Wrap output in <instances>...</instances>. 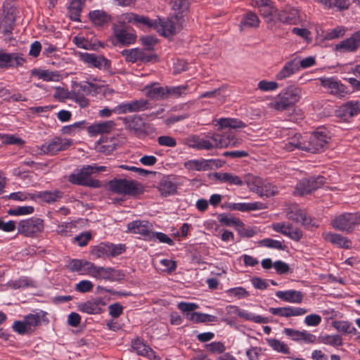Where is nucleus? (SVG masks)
Masks as SVG:
<instances>
[{"label":"nucleus","instance_id":"f257e3e1","mask_svg":"<svg viewBox=\"0 0 360 360\" xmlns=\"http://www.w3.org/2000/svg\"><path fill=\"white\" fill-rule=\"evenodd\" d=\"M329 139L326 132L323 131L304 135L295 134L288 139V141L285 144L283 148L287 151H292L297 148L300 150L316 153L323 150L328 143Z\"/></svg>","mask_w":360,"mask_h":360},{"label":"nucleus","instance_id":"f03ea898","mask_svg":"<svg viewBox=\"0 0 360 360\" xmlns=\"http://www.w3.org/2000/svg\"><path fill=\"white\" fill-rule=\"evenodd\" d=\"M217 122L219 125L218 130L224 131L221 134L215 133L207 136V139L210 140V144L212 146L211 149L234 147L240 143V140L226 130L245 127V124L242 121L231 118H220L217 120Z\"/></svg>","mask_w":360,"mask_h":360},{"label":"nucleus","instance_id":"7ed1b4c3","mask_svg":"<svg viewBox=\"0 0 360 360\" xmlns=\"http://www.w3.org/2000/svg\"><path fill=\"white\" fill-rule=\"evenodd\" d=\"M302 90L295 86H289L283 89L271 103L274 108L284 110L294 105L301 98Z\"/></svg>","mask_w":360,"mask_h":360},{"label":"nucleus","instance_id":"20e7f679","mask_svg":"<svg viewBox=\"0 0 360 360\" xmlns=\"http://www.w3.org/2000/svg\"><path fill=\"white\" fill-rule=\"evenodd\" d=\"M109 189L115 193L134 196L142 193V188L136 181L126 179H113L108 183Z\"/></svg>","mask_w":360,"mask_h":360},{"label":"nucleus","instance_id":"39448f33","mask_svg":"<svg viewBox=\"0 0 360 360\" xmlns=\"http://www.w3.org/2000/svg\"><path fill=\"white\" fill-rule=\"evenodd\" d=\"M184 22L185 19L183 15L174 14L167 19H159L156 28L162 35L169 37L180 32L183 29Z\"/></svg>","mask_w":360,"mask_h":360},{"label":"nucleus","instance_id":"423d86ee","mask_svg":"<svg viewBox=\"0 0 360 360\" xmlns=\"http://www.w3.org/2000/svg\"><path fill=\"white\" fill-rule=\"evenodd\" d=\"M360 224V213L345 212L339 214L331 221V226L336 230L351 233Z\"/></svg>","mask_w":360,"mask_h":360},{"label":"nucleus","instance_id":"0eeeda50","mask_svg":"<svg viewBox=\"0 0 360 360\" xmlns=\"http://www.w3.org/2000/svg\"><path fill=\"white\" fill-rule=\"evenodd\" d=\"M86 264L87 274L96 279L115 281H120L124 276L120 270L111 267L98 266L91 262H86Z\"/></svg>","mask_w":360,"mask_h":360},{"label":"nucleus","instance_id":"6e6552de","mask_svg":"<svg viewBox=\"0 0 360 360\" xmlns=\"http://www.w3.org/2000/svg\"><path fill=\"white\" fill-rule=\"evenodd\" d=\"M17 228L19 234L25 237L35 238L43 232L44 221L39 218L31 217L20 221Z\"/></svg>","mask_w":360,"mask_h":360},{"label":"nucleus","instance_id":"1a4fd4ad","mask_svg":"<svg viewBox=\"0 0 360 360\" xmlns=\"http://www.w3.org/2000/svg\"><path fill=\"white\" fill-rule=\"evenodd\" d=\"M92 168L90 165L83 167L77 173L71 174L69 176V181L72 184L88 186L91 188H99L101 184L98 180L90 177L92 174Z\"/></svg>","mask_w":360,"mask_h":360},{"label":"nucleus","instance_id":"9d476101","mask_svg":"<svg viewBox=\"0 0 360 360\" xmlns=\"http://www.w3.org/2000/svg\"><path fill=\"white\" fill-rule=\"evenodd\" d=\"M72 144V141L71 139L56 136L40 146V154L54 155L60 151L66 150Z\"/></svg>","mask_w":360,"mask_h":360},{"label":"nucleus","instance_id":"9b49d317","mask_svg":"<svg viewBox=\"0 0 360 360\" xmlns=\"http://www.w3.org/2000/svg\"><path fill=\"white\" fill-rule=\"evenodd\" d=\"M325 183L323 176H317L316 178L304 179L301 180L296 186L294 191L295 195H304L311 193L319 188L321 187Z\"/></svg>","mask_w":360,"mask_h":360},{"label":"nucleus","instance_id":"f8f14e48","mask_svg":"<svg viewBox=\"0 0 360 360\" xmlns=\"http://www.w3.org/2000/svg\"><path fill=\"white\" fill-rule=\"evenodd\" d=\"M94 85L91 83L85 84H75L71 90L70 99L77 103L81 108H86L89 105V100L85 95L91 94Z\"/></svg>","mask_w":360,"mask_h":360},{"label":"nucleus","instance_id":"ddd939ff","mask_svg":"<svg viewBox=\"0 0 360 360\" xmlns=\"http://www.w3.org/2000/svg\"><path fill=\"white\" fill-rule=\"evenodd\" d=\"M127 62L148 63L156 58V55L148 53L145 50L139 49H124L121 52Z\"/></svg>","mask_w":360,"mask_h":360},{"label":"nucleus","instance_id":"4468645a","mask_svg":"<svg viewBox=\"0 0 360 360\" xmlns=\"http://www.w3.org/2000/svg\"><path fill=\"white\" fill-rule=\"evenodd\" d=\"M113 34L115 39H111V42L114 46H117L119 44L123 46H127L136 41V34L129 32L122 26L115 25L113 27Z\"/></svg>","mask_w":360,"mask_h":360},{"label":"nucleus","instance_id":"2eb2a0df","mask_svg":"<svg viewBox=\"0 0 360 360\" xmlns=\"http://www.w3.org/2000/svg\"><path fill=\"white\" fill-rule=\"evenodd\" d=\"M127 228L131 233L143 236L149 240H154L153 226L148 221L136 220L131 221L128 224Z\"/></svg>","mask_w":360,"mask_h":360},{"label":"nucleus","instance_id":"dca6fc26","mask_svg":"<svg viewBox=\"0 0 360 360\" xmlns=\"http://www.w3.org/2000/svg\"><path fill=\"white\" fill-rule=\"evenodd\" d=\"M321 85L333 95L344 97L347 94V87L340 81L333 77H323L319 79Z\"/></svg>","mask_w":360,"mask_h":360},{"label":"nucleus","instance_id":"f3484780","mask_svg":"<svg viewBox=\"0 0 360 360\" xmlns=\"http://www.w3.org/2000/svg\"><path fill=\"white\" fill-rule=\"evenodd\" d=\"M22 53H8L0 50V68H18L25 62Z\"/></svg>","mask_w":360,"mask_h":360},{"label":"nucleus","instance_id":"a211bd4d","mask_svg":"<svg viewBox=\"0 0 360 360\" xmlns=\"http://www.w3.org/2000/svg\"><path fill=\"white\" fill-rule=\"evenodd\" d=\"M360 44V30L355 32L350 37L341 41L335 46L334 51L340 53L354 52Z\"/></svg>","mask_w":360,"mask_h":360},{"label":"nucleus","instance_id":"6ab92c4d","mask_svg":"<svg viewBox=\"0 0 360 360\" xmlns=\"http://www.w3.org/2000/svg\"><path fill=\"white\" fill-rule=\"evenodd\" d=\"M272 229L295 241H299L303 236L302 231L291 224L274 223L272 224Z\"/></svg>","mask_w":360,"mask_h":360},{"label":"nucleus","instance_id":"aec40b11","mask_svg":"<svg viewBox=\"0 0 360 360\" xmlns=\"http://www.w3.org/2000/svg\"><path fill=\"white\" fill-rule=\"evenodd\" d=\"M360 112V101H349L342 106L337 110V116L347 120L356 115Z\"/></svg>","mask_w":360,"mask_h":360},{"label":"nucleus","instance_id":"412c9836","mask_svg":"<svg viewBox=\"0 0 360 360\" xmlns=\"http://www.w3.org/2000/svg\"><path fill=\"white\" fill-rule=\"evenodd\" d=\"M125 128L136 135L144 131L145 124L142 118L137 115L129 116L123 119Z\"/></svg>","mask_w":360,"mask_h":360},{"label":"nucleus","instance_id":"4be33fe9","mask_svg":"<svg viewBox=\"0 0 360 360\" xmlns=\"http://www.w3.org/2000/svg\"><path fill=\"white\" fill-rule=\"evenodd\" d=\"M124 250L125 247L124 245H113L106 243H101L96 248L98 257H101L103 255L115 257L120 255Z\"/></svg>","mask_w":360,"mask_h":360},{"label":"nucleus","instance_id":"5701e85b","mask_svg":"<svg viewBox=\"0 0 360 360\" xmlns=\"http://www.w3.org/2000/svg\"><path fill=\"white\" fill-rule=\"evenodd\" d=\"M300 70L298 65V58H293L285 63L281 70L277 73V80H284Z\"/></svg>","mask_w":360,"mask_h":360},{"label":"nucleus","instance_id":"b1692460","mask_svg":"<svg viewBox=\"0 0 360 360\" xmlns=\"http://www.w3.org/2000/svg\"><path fill=\"white\" fill-rule=\"evenodd\" d=\"M105 302L101 298H96L81 303L79 305V309L89 314H96L102 311Z\"/></svg>","mask_w":360,"mask_h":360},{"label":"nucleus","instance_id":"393cba45","mask_svg":"<svg viewBox=\"0 0 360 360\" xmlns=\"http://www.w3.org/2000/svg\"><path fill=\"white\" fill-rule=\"evenodd\" d=\"M82 60L98 68H108L110 66V62L103 56H96L94 53H85L81 55Z\"/></svg>","mask_w":360,"mask_h":360},{"label":"nucleus","instance_id":"a878e982","mask_svg":"<svg viewBox=\"0 0 360 360\" xmlns=\"http://www.w3.org/2000/svg\"><path fill=\"white\" fill-rule=\"evenodd\" d=\"M269 311L274 315H278L282 317L298 316L307 313V309L301 307H278L270 308Z\"/></svg>","mask_w":360,"mask_h":360},{"label":"nucleus","instance_id":"bb28decb","mask_svg":"<svg viewBox=\"0 0 360 360\" xmlns=\"http://www.w3.org/2000/svg\"><path fill=\"white\" fill-rule=\"evenodd\" d=\"M278 20L289 24H297L300 20L299 11L295 8H286L277 13Z\"/></svg>","mask_w":360,"mask_h":360},{"label":"nucleus","instance_id":"cd10ccee","mask_svg":"<svg viewBox=\"0 0 360 360\" xmlns=\"http://www.w3.org/2000/svg\"><path fill=\"white\" fill-rule=\"evenodd\" d=\"M146 95L150 99L160 100L167 98V86H161L158 83H153L146 86Z\"/></svg>","mask_w":360,"mask_h":360},{"label":"nucleus","instance_id":"c85d7f7f","mask_svg":"<svg viewBox=\"0 0 360 360\" xmlns=\"http://www.w3.org/2000/svg\"><path fill=\"white\" fill-rule=\"evenodd\" d=\"M276 295L285 302L296 304L301 303L304 297V295L301 291L294 290L277 291Z\"/></svg>","mask_w":360,"mask_h":360},{"label":"nucleus","instance_id":"c756f323","mask_svg":"<svg viewBox=\"0 0 360 360\" xmlns=\"http://www.w3.org/2000/svg\"><path fill=\"white\" fill-rule=\"evenodd\" d=\"M185 143L188 147L197 150H211L212 147L209 139H202L195 135L187 137L185 139Z\"/></svg>","mask_w":360,"mask_h":360},{"label":"nucleus","instance_id":"7c9ffc66","mask_svg":"<svg viewBox=\"0 0 360 360\" xmlns=\"http://www.w3.org/2000/svg\"><path fill=\"white\" fill-rule=\"evenodd\" d=\"M215 180L221 183H226L230 185L242 186L243 182L240 178L231 173L228 172H215L213 174Z\"/></svg>","mask_w":360,"mask_h":360},{"label":"nucleus","instance_id":"2f4dec72","mask_svg":"<svg viewBox=\"0 0 360 360\" xmlns=\"http://www.w3.org/2000/svg\"><path fill=\"white\" fill-rule=\"evenodd\" d=\"M46 312L41 311L36 314H30L25 317V321L30 333L33 330L32 328L41 325V320L48 322L46 318Z\"/></svg>","mask_w":360,"mask_h":360},{"label":"nucleus","instance_id":"473e14b6","mask_svg":"<svg viewBox=\"0 0 360 360\" xmlns=\"http://www.w3.org/2000/svg\"><path fill=\"white\" fill-rule=\"evenodd\" d=\"M132 347L138 354L146 356L150 359H159L155 352L148 346L146 345L141 340L137 339L132 342Z\"/></svg>","mask_w":360,"mask_h":360},{"label":"nucleus","instance_id":"72a5a7b5","mask_svg":"<svg viewBox=\"0 0 360 360\" xmlns=\"http://www.w3.org/2000/svg\"><path fill=\"white\" fill-rule=\"evenodd\" d=\"M324 239L332 244L337 245L339 247L349 248L351 246V241L347 238L338 233H326L323 234Z\"/></svg>","mask_w":360,"mask_h":360},{"label":"nucleus","instance_id":"f704fd0d","mask_svg":"<svg viewBox=\"0 0 360 360\" xmlns=\"http://www.w3.org/2000/svg\"><path fill=\"white\" fill-rule=\"evenodd\" d=\"M288 218L296 222H300L304 226L307 228L314 225L311 223V219L307 217L306 212L303 210H297L295 212H290L288 213Z\"/></svg>","mask_w":360,"mask_h":360},{"label":"nucleus","instance_id":"c9c22d12","mask_svg":"<svg viewBox=\"0 0 360 360\" xmlns=\"http://www.w3.org/2000/svg\"><path fill=\"white\" fill-rule=\"evenodd\" d=\"M177 187L169 178H163L158 184V190L162 195L167 196L176 193Z\"/></svg>","mask_w":360,"mask_h":360},{"label":"nucleus","instance_id":"e433bc0d","mask_svg":"<svg viewBox=\"0 0 360 360\" xmlns=\"http://www.w3.org/2000/svg\"><path fill=\"white\" fill-rule=\"evenodd\" d=\"M230 208L234 210H239L241 212L263 210L266 208L264 203L260 202H251V203H233L230 205Z\"/></svg>","mask_w":360,"mask_h":360},{"label":"nucleus","instance_id":"4c0bfd02","mask_svg":"<svg viewBox=\"0 0 360 360\" xmlns=\"http://www.w3.org/2000/svg\"><path fill=\"white\" fill-rule=\"evenodd\" d=\"M89 18L92 22L97 26H103L110 22V18L102 11H94L89 13Z\"/></svg>","mask_w":360,"mask_h":360},{"label":"nucleus","instance_id":"58836bf2","mask_svg":"<svg viewBox=\"0 0 360 360\" xmlns=\"http://www.w3.org/2000/svg\"><path fill=\"white\" fill-rule=\"evenodd\" d=\"M114 127L115 122L109 120L92 124L89 127V131L96 134L109 133Z\"/></svg>","mask_w":360,"mask_h":360},{"label":"nucleus","instance_id":"ea45409f","mask_svg":"<svg viewBox=\"0 0 360 360\" xmlns=\"http://www.w3.org/2000/svg\"><path fill=\"white\" fill-rule=\"evenodd\" d=\"M259 25V20L257 15L252 13H248L240 22V30L244 28L257 27Z\"/></svg>","mask_w":360,"mask_h":360},{"label":"nucleus","instance_id":"a19ab883","mask_svg":"<svg viewBox=\"0 0 360 360\" xmlns=\"http://www.w3.org/2000/svg\"><path fill=\"white\" fill-rule=\"evenodd\" d=\"M207 160H192L185 162L184 166L189 170L207 171L209 165Z\"/></svg>","mask_w":360,"mask_h":360},{"label":"nucleus","instance_id":"79ce46f5","mask_svg":"<svg viewBox=\"0 0 360 360\" xmlns=\"http://www.w3.org/2000/svg\"><path fill=\"white\" fill-rule=\"evenodd\" d=\"M264 180L258 176H248L246 179V184L251 191H253L258 195L262 193V185H264Z\"/></svg>","mask_w":360,"mask_h":360},{"label":"nucleus","instance_id":"37998d69","mask_svg":"<svg viewBox=\"0 0 360 360\" xmlns=\"http://www.w3.org/2000/svg\"><path fill=\"white\" fill-rule=\"evenodd\" d=\"M186 318L195 323L214 322L217 321V318L214 316L198 312L187 314Z\"/></svg>","mask_w":360,"mask_h":360},{"label":"nucleus","instance_id":"c03bdc74","mask_svg":"<svg viewBox=\"0 0 360 360\" xmlns=\"http://www.w3.org/2000/svg\"><path fill=\"white\" fill-rule=\"evenodd\" d=\"M171 4L175 14L183 15L184 16L187 13L189 8L188 0H171Z\"/></svg>","mask_w":360,"mask_h":360},{"label":"nucleus","instance_id":"a18cd8bd","mask_svg":"<svg viewBox=\"0 0 360 360\" xmlns=\"http://www.w3.org/2000/svg\"><path fill=\"white\" fill-rule=\"evenodd\" d=\"M259 8L261 14L264 18H269L268 20H274L276 18L277 19V13H278V11L271 5V1L266 2V4H264Z\"/></svg>","mask_w":360,"mask_h":360},{"label":"nucleus","instance_id":"49530a36","mask_svg":"<svg viewBox=\"0 0 360 360\" xmlns=\"http://www.w3.org/2000/svg\"><path fill=\"white\" fill-rule=\"evenodd\" d=\"M332 326L339 332L354 334L356 333V328L348 321H335L332 323Z\"/></svg>","mask_w":360,"mask_h":360},{"label":"nucleus","instance_id":"de8ad7c7","mask_svg":"<svg viewBox=\"0 0 360 360\" xmlns=\"http://www.w3.org/2000/svg\"><path fill=\"white\" fill-rule=\"evenodd\" d=\"M319 339L320 342L333 347H338L342 345V339L339 335H323L319 337Z\"/></svg>","mask_w":360,"mask_h":360},{"label":"nucleus","instance_id":"09e8293b","mask_svg":"<svg viewBox=\"0 0 360 360\" xmlns=\"http://www.w3.org/2000/svg\"><path fill=\"white\" fill-rule=\"evenodd\" d=\"M15 18L12 15L4 16L0 22V30L5 34H11L14 26Z\"/></svg>","mask_w":360,"mask_h":360},{"label":"nucleus","instance_id":"8fccbe9b","mask_svg":"<svg viewBox=\"0 0 360 360\" xmlns=\"http://www.w3.org/2000/svg\"><path fill=\"white\" fill-rule=\"evenodd\" d=\"M225 89V86H221L219 89H214L213 91L205 92L200 95V98L217 97L220 103H222L226 101V96L223 94Z\"/></svg>","mask_w":360,"mask_h":360},{"label":"nucleus","instance_id":"3c124183","mask_svg":"<svg viewBox=\"0 0 360 360\" xmlns=\"http://www.w3.org/2000/svg\"><path fill=\"white\" fill-rule=\"evenodd\" d=\"M269 345L275 351L283 354H288L290 353V349L286 344L281 342L277 339L268 340Z\"/></svg>","mask_w":360,"mask_h":360},{"label":"nucleus","instance_id":"603ef678","mask_svg":"<svg viewBox=\"0 0 360 360\" xmlns=\"http://www.w3.org/2000/svg\"><path fill=\"white\" fill-rule=\"evenodd\" d=\"M238 316L257 323H267L269 322L268 318L262 317L259 315H254L253 314L245 310H241Z\"/></svg>","mask_w":360,"mask_h":360},{"label":"nucleus","instance_id":"864d4df0","mask_svg":"<svg viewBox=\"0 0 360 360\" xmlns=\"http://www.w3.org/2000/svg\"><path fill=\"white\" fill-rule=\"evenodd\" d=\"M218 219L221 224L226 226L238 227L243 225V222L240 219L225 214H219Z\"/></svg>","mask_w":360,"mask_h":360},{"label":"nucleus","instance_id":"5fc2aeb1","mask_svg":"<svg viewBox=\"0 0 360 360\" xmlns=\"http://www.w3.org/2000/svg\"><path fill=\"white\" fill-rule=\"evenodd\" d=\"M33 75L37 76L39 78L42 79L44 81H53L58 79L59 75L47 70H33L32 71Z\"/></svg>","mask_w":360,"mask_h":360},{"label":"nucleus","instance_id":"6e6d98bb","mask_svg":"<svg viewBox=\"0 0 360 360\" xmlns=\"http://www.w3.org/2000/svg\"><path fill=\"white\" fill-rule=\"evenodd\" d=\"M278 193V188L276 186L271 184L266 180H264V185H262V193H259V195L266 196L267 198L274 196Z\"/></svg>","mask_w":360,"mask_h":360},{"label":"nucleus","instance_id":"4d7b16f0","mask_svg":"<svg viewBox=\"0 0 360 360\" xmlns=\"http://www.w3.org/2000/svg\"><path fill=\"white\" fill-rule=\"evenodd\" d=\"M39 197L46 202H53L56 201L58 199L62 198V193L59 191H55L54 192L44 191L40 193Z\"/></svg>","mask_w":360,"mask_h":360},{"label":"nucleus","instance_id":"13d9d810","mask_svg":"<svg viewBox=\"0 0 360 360\" xmlns=\"http://www.w3.org/2000/svg\"><path fill=\"white\" fill-rule=\"evenodd\" d=\"M345 34V29L343 27H338L327 32L324 36L326 40H333L342 37Z\"/></svg>","mask_w":360,"mask_h":360},{"label":"nucleus","instance_id":"bf43d9fd","mask_svg":"<svg viewBox=\"0 0 360 360\" xmlns=\"http://www.w3.org/2000/svg\"><path fill=\"white\" fill-rule=\"evenodd\" d=\"M34 207L32 206H21L13 209H10L8 214L13 216L30 214L33 213Z\"/></svg>","mask_w":360,"mask_h":360},{"label":"nucleus","instance_id":"052dcab7","mask_svg":"<svg viewBox=\"0 0 360 360\" xmlns=\"http://www.w3.org/2000/svg\"><path fill=\"white\" fill-rule=\"evenodd\" d=\"M260 244H262V245L267 247V248H274V249H278V250H284L286 248V246L285 245H283L281 241L271 239V238H266V239L261 240Z\"/></svg>","mask_w":360,"mask_h":360},{"label":"nucleus","instance_id":"680f3d73","mask_svg":"<svg viewBox=\"0 0 360 360\" xmlns=\"http://www.w3.org/2000/svg\"><path fill=\"white\" fill-rule=\"evenodd\" d=\"M186 90V86H172L169 87L167 86V98L172 96L177 98L180 96H181L183 94L185 93Z\"/></svg>","mask_w":360,"mask_h":360},{"label":"nucleus","instance_id":"e2e57ef3","mask_svg":"<svg viewBox=\"0 0 360 360\" xmlns=\"http://www.w3.org/2000/svg\"><path fill=\"white\" fill-rule=\"evenodd\" d=\"M9 287L13 289H18L20 288L33 286V284L30 280L26 278H20L17 281H11L8 283Z\"/></svg>","mask_w":360,"mask_h":360},{"label":"nucleus","instance_id":"0e129e2a","mask_svg":"<svg viewBox=\"0 0 360 360\" xmlns=\"http://www.w3.org/2000/svg\"><path fill=\"white\" fill-rule=\"evenodd\" d=\"M157 20H150L148 18L143 15H136V25H145L148 27H157Z\"/></svg>","mask_w":360,"mask_h":360},{"label":"nucleus","instance_id":"69168bd1","mask_svg":"<svg viewBox=\"0 0 360 360\" xmlns=\"http://www.w3.org/2000/svg\"><path fill=\"white\" fill-rule=\"evenodd\" d=\"M278 84L276 82L262 80L258 83V88L263 91L276 90Z\"/></svg>","mask_w":360,"mask_h":360},{"label":"nucleus","instance_id":"338daca9","mask_svg":"<svg viewBox=\"0 0 360 360\" xmlns=\"http://www.w3.org/2000/svg\"><path fill=\"white\" fill-rule=\"evenodd\" d=\"M94 285L90 281L83 280L76 285L75 290L79 292L84 293L91 291Z\"/></svg>","mask_w":360,"mask_h":360},{"label":"nucleus","instance_id":"774afa93","mask_svg":"<svg viewBox=\"0 0 360 360\" xmlns=\"http://www.w3.org/2000/svg\"><path fill=\"white\" fill-rule=\"evenodd\" d=\"M158 143L159 145L167 147H175L176 141L175 139L169 136H160L158 138Z\"/></svg>","mask_w":360,"mask_h":360}]
</instances>
